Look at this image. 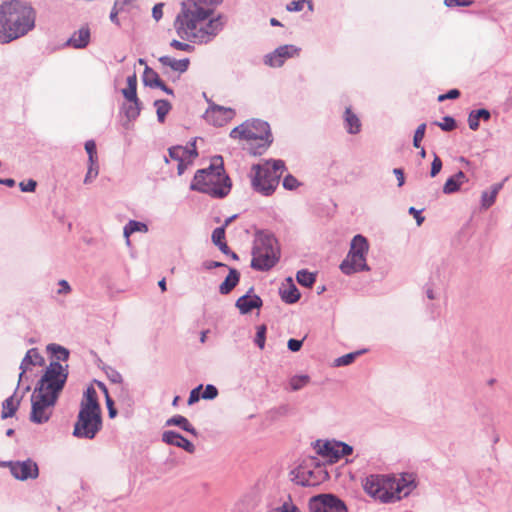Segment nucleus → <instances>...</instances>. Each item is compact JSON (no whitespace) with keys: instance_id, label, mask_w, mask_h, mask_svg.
<instances>
[{"instance_id":"nucleus-62","label":"nucleus","mask_w":512,"mask_h":512,"mask_svg":"<svg viewBox=\"0 0 512 512\" xmlns=\"http://www.w3.org/2000/svg\"><path fill=\"white\" fill-rule=\"evenodd\" d=\"M223 265L224 264L222 262H218V261H205L203 263V267L207 270H210L215 267H222Z\"/></svg>"},{"instance_id":"nucleus-53","label":"nucleus","mask_w":512,"mask_h":512,"mask_svg":"<svg viewBox=\"0 0 512 512\" xmlns=\"http://www.w3.org/2000/svg\"><path fill=\"white\" fill-rule=\"evenodd\" d=\"M37 183L36 181L30 179L27 182H20L19 187L23 192H34L36 189Z\"/></svg>"},{"instance_id":"nucleus-28","label":"nucleus","mask_w":512,"mask_h":512,"mask_svg":"<svg viewBox=\"0 0 512 512\" xmlns=\"http://www.w3.org/2000/svg\"><path fill=\"white\" fill-rule=\"evenodd\" d=\"M345 127L350 134H356L360 131L361 123L359 118L351 111L350 108L345 110Z\"/></svg>"},{"instance_id":"nucleus-17","label":"nucleus","mask_w":512,"mask_h":512,"mask_svg":"<svg viewBox=\"0 0 512 512\" xmlns=\"http://www.w3.org/2000/svg\"><path fill=\"white\" fill-rule=\"evenodd\" d=\"M204 97L208 102V108L203 115L205 121L213 126L221 127L224 122V107L208 98L207 93H204Z\"/></svg>"},{"instance_id":"nucleus-19","label":"nucleus","mask_w":512,"mask_h":512,"mask_svg":"<svg viewBox=\"0 0 512 512\" xmlns=\"http://www.w3.org/2000/svg\"><path fill=\"white\" fill-rule=\"evenodd\" d=\"M261 305L262 300L257 295H243L236 302V307L240 310L242 314H247L252 309L261 307Z\"/></svg>"},{"instance_id":"nucleus-18","label":"nucleus","mask_w":512,"mask_h":512,"mask_svg":"<svg viewBox=\"0 0 512 512\" xmlns=\"http://www.w3.org/2000/svg\"><path fill=\"white\" fill-rule=\"evenodd\" d=\"M162 440L168 445L183 448L185 451L192 453L195 449L194 445L186 438L174 431H165L162 434Z\"/></svg>"},{"instance_id":"nucleus-1","label":"nucleus","mask_w":512,"mask_h":512,"mask_svg":"<svg viewBox=\"0 0 512 512\" xmlns=\"http://www.w3.org/2000/svg\"><path fill=\"white\" fill-rule=\"evenodd\" d=\"M194 5L182 2L174 21L175 31L185 41L207 42L222 30L221 16L213 17V14Z\"/></svg>"},{"instance_id":"nucleus-52","label":"nucleus","mask_w":512,"mask_h":512,"mask_svg":"<svg viewBox=\"0 0 512 512\" xmlns=\"http://www.w3.org/2000/svg\"><path fill=\"white\" fill-rule=\"evenodd\" d=\"M101 388L103 389V391L105 392L106 394V404H107V407H108V410H109V416L111 418L115 417L116 415V409L114 408L113 406V401L112 399L109 397L108 395V392H107V389L106 387L103 385V384H100Z\"/></svg>"},{"instance_id":"nucleus-23","label":"nucleus","mask_w":512,"mask_h":512,"mask_svg":"<svg viewBox=\"0 0 512 512\" xmlns=\"http://www.w3.org/2000/svg\"><path fill=\"white\" fill-rule=\"evenodd\" d=\"M43 361V357L40 355L37 349L32 348L28 350L20 365V368L22 369L20 376H22V374L25 373L31 366L41 365Z\"/></svg>"},{"instance_id":"nucleus-7","label":"nucleus","mask_w":512,"mask_h":512,"mask_svg":"<svg viewBox=\"0 0 512 512\" xmlns=\"http://www.w3.org/2000/svg\"><path fill=\"white\" fill-rule=\"evenodd\" d=\"M190 188L215 198L224 197V160L222 156L212 158L208 168L198 170Z\"/></svg>"},{"instance_id":"nucleus-38","label":"nucleus","mask_w":512,"mask_h":512,"mask_svg":"<svg viewBox=\"0 0 512 512\" xmlns=\"http://www.w3.org/2000/svg\"><path fill=\"white\" fill-rule=\"evenodd\" d=\"M361 354V351L348 353L346 355H343L341 357H338L334 360V366L340 367V366H346L351 364L357 356Z\"/></svg>"},{"instance_id":"nucleus-13","label":"nucleus","mask_w":512,"mask_h":512,"mask_svg":"<svg viewBox=\"0 0 512 512\" xmlns=\"http://www.w3.org/2000/svg\"><path fill=\"white\" fill-rule=\"evenodd\" d=\"M300 48L294 45H282L264 57V63L270 67H281L284 62L298 56Z\"/></svg>"},{"instance_id":"nucleus-20","label":"nucleus","mask_w":512,"mask_h":512,"mask_svg":"<svg viewBox=\"0 0 512 512\" xmlns=\"http://www.w3.org/2000/svg\"><path fill=\"white\" fill-rule=\"evenodd\" d=\"M89 41L90 29L88 26H82L69 38L68 44L74 48H84L88 45Z\"/></svg>"},{"instance_id":"nucleus-34","label":"nucleus","mask_w":512,"mask_h":512,"mask_svg":"<svg viewBox=\"0 0 512 512\" xmlns=\"http://www.w3.org/2000/svg\"><path fill=\"white\" fill-rule=\"evenodd\" d=\"M158 120L163 123L166 115L171 110V104L167 100H157L154 103Z\"/></svg>"},{"instance_id":"nucleus-24","label":"nucleus","mask_w":512,"mask_h":512,"mask_svg":"<svg viewBox=\"0 0 512 512\" xmlns=\"http://www.w3.org/2000/svg\"><path fill=\"white\" fill-rule=\"evenodd\" d=\"M21 398L17 397L16 394L8 397L2 403L1 418L7 419L13 417L20 406Z\"/></svg>"},{"instance_id":"nucleus-48","label":"nucleus","mask_w":512,"mask_h":512,"mask_svg":"<svg viewBox=\"0 0 512 512\" xmlns=\"http://www.w3.org/2000/svg\"><path fill=\"white\" fill-rule=\"evenodd\" d=\"M442 169V161L437 154H434V159L431 164L430 176L436 177Z\"/></svg>"},{"instance_id":"nucleus-47","label":"nucleus","mask_w":512,"mask_h":512,"mask_svg":"<svg viewBox=\"0 0 512 512\" xmlns=\"http://www.w3.org/2000/svg\"><path fill=\"white\" fill-rule=\"evenodd\" d=\"M265 335H266V327L264 325H261L257 328V333L255 337V344L260 348L263 349L265 346Z\"/></svg>"},{"instance_id":"nucleus-45","label":"nucleus","mask_w":512,"mask_h":512,"mask_svg":"<svg viewBox=\"0 0 512 512\" xmlns=\"http://www.w3.org/2000/svg\"><path fill=\"white\" fill-rule=\"evenodd\" d=\"M425 130H426V124L425 123H422V124H420L417 127V129H416V131L414 133V137H413V145H414V147H416V148L420 147V143L423 140L424 135H425Z\"/></svg>"},{"instance_id":"nucleus-21","label":"nucleus","mask_w":512,"mask_h":512,"mask_svg":"<svg viewBox=\"0 0 512 512\" xmlns=\"http://www.w3.org/2000/svg\"><path fill=\"white\" fill-rule=\"evenodd\" d=\"M467 181V177L463 171H458L456 174L448 178L443 186L444 194H453L460 190V187Z\"/></svg>"},{"instance_id":"nucleus-39","label":"nucleus","mask_w":512,"mask_h":512,"mask_svg":"<svg viewBox=\"0 0 512 512\" xmlns=\"http://www.w3.org/2000/svg\"><path fill=\"white\" fill-rule=\"evenodd\" d=\"M48 349L58 360L66 361L69 357V351L60 345L51 344Z\"/></svg>"},{"instance_id":"nucleus-5","label":"nucleus","mask_w":512,"mask_h":512,"mask_svg":"<svg viewBox=\"0 0 512 512\" xmlns=\"http://www.w3.org/2000/svg\"><path fill=\"white\" fill-rule=\"evenodd\" d=\"M230 137L243 141L244 148L253 156L264 154L273 142L270 125L260 119L246 120L230 132Z\"/></svg>"},{"instance_id":"nucleus-42","label":"nucleus","mask_w":512,"mask_h":512,"mask_svg":"<svg viewBox=\"0 0 512 512\" xmlns=\"http://www.w3.org/2000/svg\"><path fill=\"white\" fill-rule=\"evenodd\" d=\"M304 3L308 4V8L313 10V4L311 0H294L287 5L288 11L298 12L303 9Z\"/></svg>"},{"instance_id":"nucleus-25","label":"nucleus","mask_w":512,"mask_h":512,"mask_svg":"<svg viewBox=\"0 0 512 512\" xmlns=\"http://www.w3.org/2000/svg\"><path fill=\"white\" fill-rule=\"evenodd\" d=\"M312 471H306L305 469L298 468L290 473V480L297 485L301 486H312L314 482L310 480Z\"/></svg>"},{"instance_id":"nucleus-46","label":"nucleus","mask_w":512,"mask_h":512,"mask_svg":"<svg viewBox=\"0 0 512 512\" xmlns=\"http://www.w3.org/2000/svg\"><path fill=\"white\" fill-rule=\"evenodd\" d=\"M170 46L173 49L185 51V52H192L194 50V46H192L191 44H189L187 42L175 40V39L170 42Z\"/></svg>"},{"instance_id":"nucleus-40","label":"nucleus","mask_w":512,"mask_h":512,"mask_svg":"<svg viewBox=\"0 0 512 512\" xmlns=\"http://www.w3.org/2000/svg\"><path fill=\"white\" fill-rule=\"evenodd\" d=\"M224 226L216 228L212 233V241L213 243L219 247V249L224 252Z\"/></svg>"},{"instance_id":"nucleus-30","label":"nucleus","mask_w":512,"mask_h":512,"mask_svg":"<svg viewBox=\"0 0 512 512\" xmlns=\"http://www.w3.org/2000/svg\"><path fill=\"white\" fill-rule=\"evenodd\" d=\"M184 3L190 4L197 8H203L206 12L214 14L215 7L219 5L222 0H183Z\"/></svg>"},{"instance_id":"nucleus-11","label":"nucleus","mask_w":512,"mask_h":512,"mask_svg":"<svg viewBox=\"0 0 512 512\" xmlns=\"http://www.w3.org/2000/svg\"><path fill=\"white\" fill-rule=\"evenodd\" d=\"M199 138H194L187 146H172L169 148V157L178 162L177 172L182 175L186 168L198 157L196 143Z\"/></svg>"},{"instance_id":"nucleus-56","label":"nucleus","mask_w":512,"mask_h":512,"mask_svg":"<svg viewBox=\"0 0 512 512\" xmlns=\"http://www.w3.org/2000/svg\"><path fill=\"white\" fill-rule=\"evenodd\" d=\"M302 344H303L302 340L290 339L288 341L287 346H288V349L291 350L292 352H297L301 349Z\"/></svg>"},{"instance_id":"nucleus-50","label":"nucleus","mask_w":512,"mask_h":512,"mask_svg":"<svg viewBox=\"0 0 512 512\" xmlns=\"http://www.w3.org/2000/svg\"><path fill=\"white\" fill-rule=\"evenodd\" d=\"M217 395H218L217 388L213 385H207L201 395V398L210 400V399H214Z\"/></svg>"},{"instance_id":"nucleus-36","label":"nucleus","mask_w":512,"mask_h":512,"mask_svg":"<svg viewBox=\"0 0 512 512\" xmlns=\"http://www.w3.org/2000/svg\"><path fill=\"white\" fill-rule=\"evenodd\" d=\"M143 81L149 86H158L161 84L158 74L151 68L146 67L143 74Z\"/></svg>"},{"instance_id":"nucleus-33","label":"nucleus","mask_w":512,"mask_h":512,"mask_svg":"<svg viewBox=\"0 0 512 512\" xmlns=\"http://www.w3.org/2000/svg\"><path fill=\"white\" fill-rule=\"evenodd\" d=\"M147 225L138 221L131 220L124 228V236L129 243V236L134 232H147Z\"/></svg>"},{"instance_id":"nucleus-59","label":"nucleus","mask_w":512,"mask_h":512,"mask_svg":"<svg viewBox=\"0 0 512 512\" xmlns=\"http://www.w3.org/2000/svg\"><path fill=\"white\" fill-rule=\"evenodd\" d=\"M471 1L460 2L459 0H445V5L447 7H455V6H469Z\"/></svg>"},{"instance_id":"nucleus-49","label":"nucleus","mask_w":512,"mask_h":512,"mask_svg":"<svg viewBox=\"0 0 512 512\" xmlns=\"http://www.w3.org/2000/svg\"><path fill=\"white\" fill-rule=\"evenodd\" d=\"M299 186V182L298 180L292 176V175H287L284 177L283 179V187L285 189H288V190H293L295 188H297Z\"/></svg>"},{"instance_id":"nucleus-31","label":"nucleus","mask_w":512,"mask_h":512,"mask_svg":"<svg viewBox=\"0 0 512 512\" xmlns=\"http://www.w3.org/2000/svg\"><path fill=\"white\" fill-rule=\"evenodd\" d=\"M280 293L282 300L288 304H293L300 298V292L293 283L288 288L281 290Z\"/></svg>"},{"instance_id":"nucleus-6","label":"nucleus","mask_w":512,"mask_h":512,"mask_svg":"<svg viewBox=\"0 0 512 512\" xmlns=\"http://www.w3.org/2000/svg\"><path fill=\"white\" fill-rule=\"evenodd\" d=\"M102 427L101 407L95 388L89 386L80 403L73 435L78 438L93 439Z\"/></svg>"},{"instance_id":"nucleus-58","label":"nucleus","mask_w":512,"mask_h":512,"mask_svg":"<svg viewBox=\"0 0 512 512\" xmlns=\"http://www.w3.org/2000/svg\"><path fill=\"white\" fill-rule=\"evenodd\" d=\"M409 214L414 216L418 226L424 222V217L421 215V211L415 209L414 207L409 208Z\"/></svg>"},{"instance_id":"nucleus-2","label":"nucleus","mask_w":512,"mask_h":512,"mask_svg":"<svg viewBox=\"0 0 512 512\" xmlns=\"http://www.w3.org/2000/svg\"><path fill=\"white\" fill-rule=\"evenodd\" d=\"M66 379L64 367L59 362H51L31 395L30 420L33 423L42 424L50 419Z\"/></svg>"},{"instance_id":"nucleus-10","label":"nucleus","mask_w":512,"mask_h":512,"mask_svg":"<svg viewBox=\"0 0 512 512\" xmlns=\"http://www.w3.org/2000/svg\"><path fill=\"white\" fill-rule=\"evenodd\" d=\"M368 251L369 243L367 239L360 234L354 236L350 244V250L340 264V270L346 275L359 271H369L370 267L366 263Z\"/></svg>"},{"instance_id":"nucleus-26","label":"nucleus","mask_w":512,"mask_h":512,"mask_svg":"<svg viewBox=\"0 0 512 512\" xmlns=\"http://www.w3.org/2000/svg\"><path fill=\"white\" fill-rule=\"evenodd\" d=\"M502 187H503V183H496L491 186L490 192H488V191L482 192L481 207L483 209H488L489 207H491L494 204L496 197H497L499 191L502 189Z\"/></svg>"},{"instance_id":"nucleus-61","label":"nucleus","mask_w":512,"mask_h":512,"mask_svg":"<svg viewBox=\"0 0 512 512\" xmlns=\"http://www.w3.org/2000/svg\"><path fill=\"white\" fill-rule=\"evenodd\" d=\"M118 13H119V10L117 9V2L115 3L114 7L112 8V11L110 13V20L119 25V19H118Z\"/></svg>"},{"instance_id":"nucleus-57","label":"nucleus","mask_w":512,"mask_h":512,"mask_svg":"<svg viewBox=\"0 0 512 512\" xmlns=\"http://www.w3.org/2000/svg\"><path fill=\"white\" fill-rule=\"evenodd\" d=\"M163 7H164V5L162 3L156 4L153 7L152 15H153V18L156 21H159L162 18V16H163Z\"/></svg>"},{"instance_id":"nucleus-9","label":"nucleus","mask_w":512,"mask_h":512,"mask_svg":"<svg viewBox=\"0 0 512 512\" xmlns=\"http://www.w3.org/2000/svg\"><path fill=\"white\" fill-rule=\"evenodd\" d=\"M279 259L276 239L269 234L258 233L252 249L251 267L259 271L271 269Z\"/></svg>"},{"instance_id":"nucleus-4","label":"nucleus","mask_w":512,"mask_h":512,"mask_svg":"<svg viewBox=\"0 0 512 512\" xmlns=\"http://www.w3.org/2000/svg\"><path fill=\"white\" fill-rule=\"evenodd\" d=\"M364 491L381 503H394L407 497L417 487L412 473L399 476L371 474L362 481Z\"/></svg>"},{"instance_id":"nucleus-27","label":"nucleus","mask_w":512,"mask_h":512,"mask_svg":"<svg viewBox=\"0 0 512 512\" xmlns=\"http://www.w3.org/2000/svg\"><path fill=\"white\" fill-rule=\"evenodd\" d=\"M491 117L490 112L487 109L474 110L469 114L468 124L471 130L476 131L479 128V121L483 119L488 121Z\"/></svg>"},{"instance_id":"nucleus-37","label":"nucleus","mask_w":512,"mask_h":512,"mask_svg":"<svg viewBox=\"0 0 512 512\" xmlns=\"http://www.w3.org/2000/svg\"><path fill=\"white\" fill-rule=\"evenodd\" d=\"M240 274L234 269L230 268L228 275H226V293L230 292L239 282Z\"/></svg>"},{"instance_id":"nucleus-16","label":"nucleus","mask_w":512,"mask_h":512,"mask_svg":"<svg viewBox=\"0 0 512 512\" xmlns=\"http://www.w3.org/2000/svg\"><path fill=\"white\" fill-rule=\"evenodd\" d=\"M137 78L136 75L133 74L128 76L127 78V87L122 90L124 97L134 103V107H130L127 111L128 116L136 117L139 114V100L137 98Z\"/></svg>"},{"instance_id":"nucleus-60","label":"nucleus","mask_w":512,"mask_h":512,"mask_svg":"<svg viewBox=\"0 0 512 512\" xmlns=\"http://www.w3.org/2000/svg\"><path fill=\"white\" fill-rule=\"evenodd\" d=\"M393 173L396 175L397 177V181H398V186L401 187L404 185V182H405V178H404V172L402 169L400 168H395L393 170Z\"/></svg>"},{"instance_id":"nucleus-3","label":"nucleus","mask_w":512,"mask_h":512,"mask_svg":"<svg viewBox=\"0 0 512 512\" xmlns=\"http://www.w3.org/2000/svg\"><path fill=\"white\" fill-rule=\"evenodd\" d=\"M36 11L22 0H0V42L9 43L35 26Z\"/></svg>"},{"instance_id":"nucleus-29","label":"nucleus","mask_w":512,"mask_h":512,"mask_svg":"<svg viewBox=\"0 0 512 512\" xmlns=\"http://www.w3.org/2000/svg\"><path fill=\"white\" fill-rule=\"evenodd\" d=\"M173 425L179 426L180 428H182L183 430H185L191 434L196 433L195 428L190 424V422L184 416L176 415V416L169 418L166 421V426H173Z\"/></svg>"},{"instance_id":"nucleus-43","label":"nucleus","mask_w":512,"mask_h":512,"mask_svg":"<svg viewBox=\"0 0 512 512\" xmlns=\"http://www.w3.org/2000/svg\"><path fill=\"white\" fill-rule=\"evenodd\" d=\"M269 512H301L299 508L289 498L281 506L276 507Z\"/></svg>"},{"instance_id":"nucleus-15","label":"nucleus","mask_w":512,"mask_h":512,"mask_svg":"<svg viewBox=\"0 0 512 512\" xmlns=\"http://www.w3.org/2000/svg\"><path fill=\"white\" fill-rule=\"evenodd\" d=\"M353 451V448L343 442H326L319 448V454L324 457L329 458L330 460H337L343 456L350 455Z\"/></svg>"},{"instance_id":"nucleus-55","label":"nucleus","mask_w":512,"mask_h":512,"mask_svg":"<svg viewBox=\"0 0 512 512\" xmlns=\"http://www.w3.org/2000/svg\"><path fill=\"white\" fill-rule=\"evenodd\" d=\"M459 95H460L459 90L451 89L446 94L439 95L438 101L442 102V101L447 100V99H456V98L459 97Z\"/></svg>"},{"instance_id":"nucleus-14","label":"nucleus","mask_w":512,"mask_h":512,"mask_svg":"<svg viewBox=\"0 0 512 512\" xmlns=\"http://www.w3.org/2000/svg\"><path fill=\"white\" fill-rule=\"evenodd\" d=\"M9 467L12 475L19 480L34 479L38 476V466L31 460L10 462Z\"/></svg>"},{"instance_id":"nucleus-44","label":"nucleus","mask_w":512,"mask_h":512,"mask_svg":"<svg viewBox=\"0 0 512 512\" xmlns=\"http://www.w3.org/2000/svg\"><path fill=\"white\" fill-rule=\"evenodd\" d=\"M443 131H452L456 127V121L451 116H445L442 122H434Z\"/></svg>"},{"instance_id":"nucleus-22","label":"nucleus","mask_w":512,"mask_h":512,"mask_svg":"<svg viewBox=\"0 0 512 512\" xmlns=\"http://www.w3.org/2000/svg\"><path fill=\"white\" fill-rule=\"evenodd\" d=\"M159 62L163 66L169 67L172 70L179 72V73L186 72L190 65V60L188 58H183V59L177 60V59L171 58L169 56L160 57Z\"/></svg>"},{"instance_id":"nucleus-12","label":"nucleus","mask_w":512,"mask_h":512,"mask_svg":"<svg viewBox=\"0 0 512 512\" xmlns=\"http://www.w3.org/2000/svg\"><path fill=\"white\" fill-rule=\"evenodd\" d=\"M310 512H347L342 500L332 494H320L309 501Z\"/></svg>"},{"instance_id":"nucleus-51","label":"nucleus","mask_w":512,"mask_h":512,"mask_svg":"<svg viewBox=\"0 0 512 512\" xmlns=\"http://www.w3.org/2000/svg\"><path fill=\"white\" fill-rule=\"evenodd\" d=\"M202 388H203V386L199 385L198 387L194 388L190 392V395L188 398V405H193L194 403L199 401V399L201 398V395H202V394H200Z\"/></svg>"},{"instance_id":"nucleus-41","label":"nucleus","mask_w":512,"mask_h":512,"mask_svg":"<svg viewBox=\"0 0 512 512\" xmlns=\"http://www.w3.org/2000/svg\"><path fill=\"white\" fill-rule=\"evenodd\" d=\"M85 150L89 157V163L95 165L98 161L96 144L93 140H89L85 143Z\"/></svg>"},{"instance_id":"nucleus-54","label":"nucleus","mask_w":512,"mask_h":512,"mask_svg":"<svg viewBox=\"0 0 512 512\" xmlns=\"http://www.w3.org/2000/svg\"><path fill=\"white\" fill-rule=\"evenodd\" d=\"M97 175H98V165H97V163L95 165H92L91 163H89V168H88V171H87V174H86L84 182L85 183L90 182L91 179L96 178Z\"/></svg>"},{"instance_id":"nucleus-32","label":"nucleus","mask_w":512,"mask_h":512,"mask_svg":"<svg viewBox=\"0 0 512 512\" xmlns=\"http://www.w3.org/2000/svg\"><path fill=\"white\" fill-rule=\"evenodd\" d=\"M296 279L298 283L304 287H312L315 283V274L303 269L297 272Z\"/></svg>"},{"instance_id":"nucleus-63","label":"nucleus","mask_w":512,"mask_h":512,"mask_svg":"<svg viewBox=\"0 0 512 512\" xmlns=\"http://www.w3.org/2000/svg\"><path fill=\"white\" fill-rule=\"evenodd\" d=\"M59 285L61 286L59 293H69L70 292V286L67 281L61 280L59 282Z\"/></svg>"},{"instance_id":"nucleus-35","label":"nucleus","mask_w":512,"mask_h":512,"mask_svg":"<svg viewBox=\"0 0 512 512\" xmlns=\"http://www.w3.org/2000/svg\"><path fill=\"white\" fill-rule=\"evenodd\" d=\"M310 381V377L308 375H295L293 376L290 381V387L293 391H298L305 387Z\"/></svg>"},{"instance_id":"nucleus-64","label":"nucleus","mask_w":512,"mask_h":512,"mask_svg":"<svg viewBox=\"0 0 512 512\" xmlns=\"http://www.w3.org/2000/svg\"><path fill=\"white\" fill-rule=\"evenodd\" d=\"M0 183L8 186V187H13L15 185V181L13 179H3V180H0Z\"/></svg>"},{"instance_id":"nucleus-8","label":"nucleus","mask_w":512,"mask_h":512,"mask_svg":"<svg viewBox=\"0 0 512 512\" xmlns=\"http://www.w3.org/2000/svg\"><path fill=\"white\" fill-rule=\"evenodd\" d=\"M286 169L283 160H266L262 164H254L251 168V183L253 188L263 195H270L279 184Z\"/></svg>"}]
</instances>
